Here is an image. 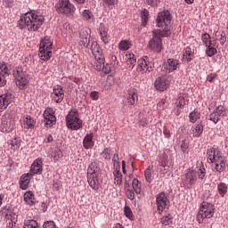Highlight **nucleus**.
<instances>
[{
	"mask_svg": "<svg viewBox=\"0 0 228 228\" xmlns=\"http://www.w3.org/2000/svg\"><path fill=\"white\" fill-rule=\"evenodd\" d=\"M42 24H44V16L36 11H32L21 16L19 28L20 29L26 28L28 31H38L42 28Z\"/></svg>",
	"mask_w": 228,
	"mask_h": 228,
	"instance_id": "nucleus-1",
	"label": "nucleus"
},
{
	"mask_svg": "<svg viewBox=\"0 0 228 228\" xmlns=\"http://www.w3.org/2000/svg\"><path fill=\"white\" fill-rule=\"evenodd\" d=\"M171 21L172 14H170L169 11L165 10L158 13L156 24L157 28H159V29H157V31L160 33L162 38H167V37L172 35V32L170 31Z\"/></svg>",
	"mask_w": 228,
	"mask_h": 228,
	"instance_id": "nucleus-2",
	"label": "nucleus"
},
{
	"mask_svg": "<svg viewBox=\"0 0 228 228\" xmlns=\"http://www.w3.org/2000/svg\"><path fill=\"white\" fill-rule=\"evenodd\" d=\"M206 177V167L204 164L201 163L198 171L195 169H188L185 171V174L183 175V184L187 188H193L197 184V179H203Z\"/></svg>",
	"mask_w": 228,
	"mask_h": 228,
	"instance_id": "nucleus-3",
	"label": "nucleus"
},
{
	"mask_svg": "<svg viewBox=\"0 0 228 228\" xmlns=\"http://www.w3.org/2000/svg\"><path fill=\"white\" fill-rule=\"evenodd\" d=\"M13 77L16 86L20 90H26L29 85V73L26 66H19L13 69Z\"/></svg>",
	"mask_w": 228,
	"mask_h": 228,
	"instance_id": "nucleus-4",
	"label": "nucleus"
},
{
	"mask_svg": "<svg viewBox=\"0 0 228 228\" xmlns=\"http://www.w3.org/2000/svg\"><path fill=\"white\" fill-rule=\"evenodd\" d=\"M38 56L43 61H47L53 56V41L45 37L39 44Z\"/></svg>",
	"mask_w": 228,
	"mask_h": 228,
	"instance_id": "nucleus-5",
	"label": "nucleus"
},
{
	"mask_svg": "<svg viewBox=\"0 0 228 228\" xmlns=\"http://www.w3.org/2000/svg\"><path fill=\"white\" fill-rule=\"evenodd\" d=\"M66 126L71 131H79L83 127V120L79 118L77 110H70L66 116Z\"/></svg>",
	"mask_w": 228,
	"mask_h": 228,
	"instance_id": "nucleus-6",
	"label": "nucleus"
},
{
	"mask_svg": "<svg viewBox=\"0 0 228 228\" xmlns=\"http://www.w3.org/2000/svg\"><path fill=\"white\" fill-rule=\"evenodd\" d=\"M214 215L215 206L211 203L202 202L197 215V222L202 224L206 218H213Z\"/></svg>",
	"mask_w": 228,
	"mask_h": 228,
	"instance_id": "nucleus-7",
	"label": "nucleus"
},
{
	"mask_svg": "<svg viewBox=\"0 0 228 228\" xmlns=\"http://www.w3.org/2000/svg\"><path fill=\"white\" fill-rule=\"evenodd\" d=\"M55 10L60 15H66V17H70L76 13V6L70 3V0H59L55 4Z\"/></svg>",
	"mask_w": 228,
	"mask_h": 228,
	"instance_id": "nucleus-8",
	"label": "nucleus"
},
{
	"mask_svg": "<svg viewBox=\"0 0 228 228\" xmlns=\"http://www.w3.org/2000/svg\"><path fill=\"white\" fill-rule=\"evenodd\" d=\"M152 38L149 41L148 48L154 53H161L163 50V42L161 41V33L158 30L152 31Z\"/></svg>",
	"mask_w": 228,
	"mask_h": 228,
	"instance_id": "nucleus-9",
	"label": "nucleus"
},
{
	"mask_svg": "<svg viewBox=\"0 0 228 228\" xmlns=\"http://www.w3.org/2000/svg\"><path fill=\"white\" fill-rule=\"evenodd\" d=\"M154 70V63L148 56H143L137 61V72L145 74L147 72H152Z\"/></svg>",
	"mask_w": 228,
	"mask_h": 228,
	"instance_id": "nucleus-10",
	"label": "nucleus"
},
{
	"mask_svg": "<svg viewBox=\"0 0 228 228\" xmlns=\"http://www.w3.org/2000/svg\"><path fill=\"white\" fill-rule=\"evenodd\" d=\"M227 109L222 105H219L216 110L209 115V120L214 124H218L220 118L227 117Z\"/></svg>",
	"mask_w": 228,
	"mask_h": 228,
	"instance_id": "nucleus-11",
	"label": "nucleus"
},
{
	"mask_svg": "<svg viewBox=\"0 0 228 228\" xmlns=\"http://www.w3.org/2000/svg\"><path fill=\"white\" fill-rule=\"evenodd\" d=\"M15 127V121L7 116L2 117V121L0 124L1 133H12Z\"/></svg>",
	"mask_w": 228,
	"mask_h": 228,
	"instance_id": "nucleus-12",
	"label": "nucleus"
},
{
	"mask_svg": "<svg viewBox=\"0 0 228 228\" xmlns=\"http://www.w3.org/2000/svg\"><path fill=\"white\" fill-rule=\"evenodd\" d=\"M43 118L45 127H53L56 124V116L54 115V110L52 108H46L45 110Z\"/></svg>",
	"mask_w": 228,
	"mask_h": 228,
	"instance_id": "nucleus-13",
	"label": "nucleus"
},
{
	"mask_svg": "<svg viewBox=\"0 0 228 228\" xmlns=\"http://www.w3.org/2000/svg\"><path fill=\"white\" fill-rule=\"evenodd\" d=\"M44 172V160L42 159H36L30 166L29 174L32 175H41Z\"/></svg>",
	"mask_w": 228,
	"mask_h": 228,
	"instance_id": "nucleus-14",
	"label": "nucleus"
},
{
	"mask_svg": "<svg viewBox=\"0 0 228 228\" xmlns=\"http://www.w3.org/2000/svg\"><path fill=\"white\" fill-rule=\"evenodd\" d=\"M156 204L159 213H163V210L168 208V198H167V194L165 192H160L157 195Z\"/></svg>",
	"mask_w": 228,
	"mask_h": 228,
	"instance_id": "nucleus-15",
	"label": "nucleus"
},
{
	"mask_svg": "<svg viewBox=\"0 0 228 228\" xmlns=\"http://www.w3.org/2000/svg\"><path fill=\"white\" fill-rule=\"evenodd\" d=\"M65 97V93L63 92V88L61 86L57 85L53 86V92L52 93V99L56 102L57 104H60L62 102L63 99Z\"/></svg>",
	"mask_w": 228,
	"mask_h": 228,
	"instance_id": "nucleus-16",
	"label": "nucleus"
},
{
	"mask_svg": "<svg viewBox=\"0 0 228 228\" xmlns=\"http://www.w3.org/2000/svg\"><path fill=\"white\" fill-rule=\"evenodd\" d=\"M13 94L12 93H5L0 95V111H4L10 104L13 102Z\"/></svg>",
	"mask_w": 228,
	"mask_h": 228,
	"instance_id": "nucleus-17",
	"label": "nucleus"
},
{
	"mask_svg": "<svg viewBox=\"0 0 228 228\" xmlns=\"http://www.w3.org/2000/svg\"><path fill=\"white\" fill-rule=\"evenodd\" d=\"M154 86L158 92H165L170 86V82L165 77H159L155 80Z\"/></svg>",
	"mask_w": 228,
	"mask_h": 228,
	"instance_id": "nucleus-18",
	"label": "nucleus"
},
{
	"mask_svg": "<svg viewBox=\"0 0 228 228\" xmlns=\"http://www.w3.org/2000/svg\"><path fill=\"white\" fill-rule=\"evenodd\" d=\"M138 102V92L134 88H130L126 94V103L128 104L130 110Z\"/></svg>",
	"mask_w": 228,
	"mask_h": 228,
	"instance_id": "nucleus-19",
	"label": "nucleus"
},
{
	"mask_svg": "<svg viewBox=\"0 0 228 228\" xmlns=\"http://www.w3.org/2000/svg\"><path fill=\"white\" fill-rule=\"evenodd\" d=\"M10 76V69L6 63L0 62V86H4L6 85V77Z\"/></svg>",
	"mask_w": 228,
	"mask_h": 228,
	"instance_id": "nucleus-20",
	"label": "nucleus"
},
{
	"mask_svg": "<svg viewBox=\"0 0 228 228\" xmlns=\"http://www.w3.org/2000/svg\"><path fill=\"white\" fill-rule=\"evenodd\" d=\"M32 177L33 174L31 173L22 175L20 178V188L21 190H28V188H29V183H31Z\"/></svg>",
	"mask_w": 228,
	"mask_h": 228,
	"instance_id": "nucleus-21",
	"label": "nucleus"
},
{
	"mask_svg": "<svg viewBox=\"0 0 228 228\" xmlns=\"http://www.w3.org/2000/svg\"><path fill=\"white\" fill-rule=\"evenodd\" d=\"M36 125L37 122L31 118V116L27 115L23 117L21 123V127H23V129H33Z\"/></svg>",
	"mask_w": 228,
	"mask_h": 228,
	"instance_id": "nucleus-22",
	"label": "nucleus"
},
{
	"mask_svg": "<svg viewBox=\"0 0 228 228\" xmlns=\"http://www.w3.org/2000/svg\"><path fill=\"white\" fill-rule=\"evenodd\" d=\"M216 166V170L219 174H222L226 168L225 158L224 156H217L216 160L214 162Z\"/></svg>",
	"mask_w": 228,
	"mask_h": 228,
	"instance_id": "nucleus-23",
	"label": "nucleus"
},
{
	"mask_svg": "<svg viewBox=\"0 0 228 228\" xmlns=\"http://www.w3.org/2000/svg\"><path fill=\"white\" fill-rule=\"evenodd\" d=\"M24 202L28 206H35L37 204V200L35 199V194L31 191H28L24 193L23 196Z\"/></svg>",
	"mask_w": 228,
	"mask_h": 228,
	"instance_id": "nucleus-24",
	"label": "nucleus"
},
{
	"mask_svg": "<svg viewBox=\"0 0 228 228\" xmlns=\"http://www.w3.org/2000/svg\"><path fill=\"white\" fill-rule=\"evenodd\" d=\"M80 45H83L84 47H88V45H90V33L88 30H81Z\"/></svg>",
	"mask_w": 228,
	"mask_h": 228,
	"instance_id": "nucleus-25",
	"label": "nucleus"
},
{
	"mask_svg": "<svg viewBox=\"0 0 228 228\" xmlns=\"http://www.w3.org/2000/svg\"><path fill=\"white\" fill-rule=\"evenodd\" d=\"M91 51L94 58L104 56V53H102V49L101 48V46H99V44L97 43V41H94L92 43Z\"/></svg>",
	"mask_w": 228,
	"mask_h": 228,
	"instance_id": "nucleus-26",
	"label": "nucleus"
},
{
	"mask_svg": "<svg viewBox=\"0 0 228 228\" xmlns=\"http://www.w3.org/2000/svg\"><path fill=\"white\" fill-rule=\"evenodd\" d=\"M101 40L103 44H110V36L108 35V29L104 27V24L101 23L99 27Z\"/></svg>",
	"mask_w": 228,
	"mask_h": 228,
	"instance_id": "nucleus-27",
	"label": "nucleus"
},
{
	"mask_svg": "<svg viewBox=\"0 0 228 228\" xmlns=\"http://www.w3.org/2000/svg\"><path fill=\"white\" fill-rule=\"evenodd\" d=\"M165 65L167 70L174 72V70H177V68L179 67V61L175 59H167Z\"/></svg>",
	"mask_w": 228,
	"mask_h": 228,
	"instance_id": "nucleus-28",
	"label": "nucleus"
},
{
	"mask_svg": "<svg viewBox=\"0 0 228 228\" xmlns=\"http://www.w3.org/2000/svg\"><path fill=\"white\" fill-rule=\"evenodd\" d=\"M87 183L89 186L97 191L99 190V178L98 175H87Z\"/></svg>",
	"mask_w": 228,
	"mask_h": 228,
	"instance_id": "nucleus-29",
	"label": "nucleus"
},
{
	"mask_svg": "<svg viewBox=\"0 0 228 228\" xmlns=\"http://www.w3.org/2000/svg\"><path fill=\"white\" fill-rule=\"evenodd\" d=\"M94 133L87 134L83 140L85 149H92L94 147Z\"/></svg>",
	"mask_w": 228,
	"mask_h": 228,
	"instance_id": "nucleus-30",
	"label": "nucleus"
},
{
	"mask_svg": "<svg viewBox=\"0 0 228 228\" xmlns=\"http://www.w3.org/2000/svg\"><path fill=\"white\" fill-rule=\"evenodd\" d=\"M100 172L101 167L95 162L91 163L87 168V175H99Z\"/></svg>",
	"mask_w": 228,
	"mask_h": 228,
	"instance_id": "nucleus-31",
	"label": "nucleus"
},
{
	"mask_svg": "<svg viewBox=\"0 0 228 228\" xmlns=\"http://www.w3.org/2000/svg\"><path fill=\"white\" fill-rule=\"evenodd\" d=\"M113 176H114V184L116 186H122V172H120V168L116 167L113 171Z\"/></svg>",
	"mask_w": 228,
	"mask_h": 228,
	"instance_id": "nucleus-32",
	"label": "nucleus"
},
{
	"mask_svg": "<svg viewBox=\"0 0 228 228\" xmlns=\"http://www.w3.org/2000/svg\"><path fill=\"white\" fill-rule=\"evenodd\" d=\"M222 156L220 154H216L215 151V148H210L207 150V159L208 163H215L216 161V157Z\"/></svg>",
	"mask_w": 228,
	"mask_h": 228,
	"instance_id": "nucleus-33",
	"label": "nucleus"
},
{
	"mask_svg": "<svg viewBox=\"0 0 228 228\" xmlns=\"http://www.w3.org/2000/svg\"><path fill=\"white\" fill-rule=\"evenodd\" d=\"M191 131L192 136H194V138H199L200 137V134L204 133V126H202L201 124L194 125L191 127Z\"/></svg>",
	"mask_w": 228,
	"mask_h": 228,
	"instance_id": "nucleus-34",
	"label": "nucleus"
},
{
	"mask_svg": "<svg viewBox=\"0 0 228 228\" xmlns=\"http://www.w3.org/2000/svg\"><path fill=\"white\" fill-rule=\"evenodd\" d=\"M95 62H94V69L97 70L98 72H101V70H102V67H104V61H106V59L103 56L102 57H95L94 58Z\"/></svg>",
	"mask_w": 228,
	"mask_h": 228,
	"instance_id": "nucleus-35",
	"label": "nucleus"
},
{
	"mask_svg": "<svg viewBox=\"0 0 228 228\" xmlns=\"http://www.w3.org/2000/svg\"><path fill=\"white\" fill-rule=\"evenodd\" d=\"M194 55L195 53H193V51H191V48L190 47H186L183 53V59L186 60L187 63H190V61L193 60Z\"/></svg>",
	"mask_w": 228,
	"mask_h": 228,
	"instance_id": "nucleus-36",
	"label": "nucleus"
},
{
	"mask_svg": "<svg viewBox=\"0 0 228 228\" xmlns=\"http://www.w3.org/2000/svg\"><path fill=\"white\" fill-rule=\"evenodd\" d=\"M126 58L127 68L132 70V69H134V65H136V58H134V54L133 53L126 55Z\"/></svg>",
	"mask_w": 228,
	"mask_h": 228,
	"instance_id": "nucleus-37",
	"label": "nucleus"
},
{
	"mask_svg": "<svg viewBox=\"0 0 228 228\" xmlns=\"http://www.w3.org/2000/svg\"><path fill=\"white\" fill-rule=\"evenodd\" d=\"M132 186H133L134 191L137 195H140L142 193V183L138 179L134 178L133 180Z\"/></svg>",
	"mask_w": 228,
	"mask_h": 228,
	"instance_id": "nucleus-38",
	"label": "nucleus"
},
{
	"mask_svg": "<svg viewBox=\"0 0 228 228\" xmlns=\"http://www.w3.org/2000/svg\"><path fill=\"white\" fill-rule=\"evenodd\" d=\"M82 17L84 20H86L87 22H94V12L90 10H84L82 12Z\"/></svg>",
	"mask_w": 228,
	"mask_h": 228,
	"instance_id": "nucleus-39",
	"label": "nucleus"
},
{
	"mask_svg": "<svg viewBox=\"0 0 228 228\" xmlns=\"http://www.w3.org/2000/svg\"><path fill=\"white\" fill-rule=\"evenodd\" d=\"M200 118V113L199 110H194L189 114V120L191 122V124H195Z\"/></svg>",
	"mask_w": 228,
	"mask_h": 228,
	"instance_id": "nucleus-40",
	"label": "nucleus"
},
{
	"mask_svg": "<svg viewBox=\"0 0 228 228\" xmlns=\"http://www.w3.org/2000/svg\"><path fill=\"white\" fill-rule=\"evenodd\" d=\"M21 142H22V140H20V138H19V137H16L14 139L11 140L10 141L11 149L12 151H17V149H20Z\"/></svg>",
	"mask_w": 228,
	"mask_h": 228,
	"instance_id": "nucleus-41",
	"label": "nucleus"
},
{
	"mask_svg": "<svg viewBox=\"0 0 228 228\" xmlns=\"http://www.w3.org/2000/svg\"><path fill=\"white\" fill-rule=\"evenodd\" d=\"M141 19H142V26L145 28L147 23L149 22V11L147 9L142 10L141 12Z\"/></svg>",
	"mask_w": 228,
	"mask_h": 228,
	"instance_id": "nucleus-42",
	"label": "nucleus"
},
{
	"mask_svg": "<svg viewBox=\"0 0 228 228\" xmlns=\"http://www.w3.org/2000/svg\"><path fill=\"white\" fill-rule=\"evenodd\" d=\"M201 40L205 47H208V45H212L213 44V42L211 41V36L208 33L202 34Z\"/></svg>",
	"mask_w": 228,
	"mask_h": 228,
	"instance_id": "nucleus-43",
	"label": "nucleus"
},
{
	"mask_svg": "<svg viewBox=\"0 0 228 228\" xmlns=\"http://www.w3.org/2000/svg\"><path fill=\"white\" fill-rule=\"evenodd\" d=\"M119 50L120 51H128L131 48V41L129 40H122L119 42Z\"/></svg>",
	"mask_w": 228,
	"mask_h": 228,
	"instance_id": "nucleus-44",
	"label": "nucleus"
},
{
	"mask_svg": "<svg viewBox=\"0 0 228 228\" xmlns=\"http://www.w3.org/2000/svg\"><path fill=\"white\" fill-rule=\"evenodd\" d=\"M112 155H113V150H111V148H105L102 152V158L107 160L111 159Z\"/></svg>",
	"mask_w": 228,
	"mask_h": 228,
	"instance_id": "nucleus-45",
	"label": "nucleus"
},
{
	"mask_svg": "<svg viewBox=\"0 0 228 228\" xmlns=\"http://www.w3.org/2000/svg\"><path fill=\"white\" fill-rule=\"evenodd\" d=\"M217 190H218L219 194L221 195V197H224L225 195V193H227V184H225L224 183H220L217 185Z\"/></svg>",
	"mask_w": 228,
	"mask_h": 228,
	"instance_id": "nucleus-46",
	"label": "nucleus"
},
{
	"mask_svg": "<svg viewBox=\"0 0 228 228\" xmlns=\"http://www.w3.org/2000/svg\"><path fill=\"white\" fill-rule=\"evenodd\" d=\"M206 47H207V49H206L207 56L211 58V57L215 56V54H216V53H217L216 48L211 46V45H208V46H206Z\"/></svg>",
	"mask_w": 228,
	"mask_h": 228,
	"instance_id": "nucleus-47",
	"label": "nucleus"
},
{
	"mask_svg": "<svg viewBox=\"0 0 228 228\" xmlns=\"http://www.w3.org/2000/svg\"><path fill=\"white\" fill-rule=\"evenodd\" d=\"M61 31L64 35H72V27L69 23H64Z\"/></svg>",
	"mask_w": 228,
	"mask_h": 228,
	"instance_id": "nucleus-48",
	"label": "nucleus"
},
{
	"mask_svg": "<svg viewBox=\"0 0 228 228\" xmlns=\"http://www.w3.org/2000/svg\"><path fill=\"white\" fill-rule=\"evenodd\" d=\"M61 158H63V152L61 151V150H60V148H56L53 151L54 161H60Z\"/></svg>",
	"mask_w": 228,
	"mask_h": 228,
	"instance_id": "nucleus-49",
	"label": "nucleus"
},
{
	"mask_svg": "<svg viewBox=\"0 0 228 228\" xmlns=\"http://www.w3.org/2000/svg\"><path fill=\"white\" fill-rule=\"evenodd\" d=\"M173 222V218L172 216H170V214L167 215V216H164L162 218H161V224L162 225H170V224H172Z\"/></svg>",
	"mask_w": 228,
	"mask_h": 228,
	"instance_id": "nucleus-50",
	"label": "nucleus"
},
{
	"mask_svg": "<svg viewBox=\"0 0 228 228\" xmlns=\"http://www.w3.org/2000/svg\"><path fill=\"white\" fill-rule=\"evenodd\" d=\"M175 106L177 108H184V106H186V101L184 100V97L179 96L176 102L175 103Z\"/></svg>",
	"mask_w": 228,
	"mask_h": 228,
	"instance_id": "nucleus-51",
	"label": "nucleus"
},
{
	"mask_svg": "<svg viewBox=\"0 0 228 228\" xmlns=\"http://www.w3.org/2000/svg\"><path fill=\"white\" fill-rule=\"evenodd\" d=\"M102 1H103V4L108 8H113L115 4H118V0H102Z\"/></svg>",
	"mask_w": 228,
	"mask_h": 228,
	"instance_id": "nucleus-52",
	"label": "nucleus"
},
{
	"mask_svg": "<svg viewBox=\"0 0 228 228\" xmlns=\"http://www.w3.org/2000/svg\"><path fill=\"white\" fill-rule=\"evenodd\" d=\"M101 72H102V74H110V72H111V66L109 63L103 64Z\"/></svg>",
	"mask_w": 228,
	"mask_h": 228,
	"instance_id": "nucleus-53",
	"label": "nucleus"
},
{
	"mask_svg": "<svg viewBox=\"0 0 228 228\" xmlns=\"http://www.w3.org/2000/svg\"><path fill=\"white\" fill-rule=\"evenodd\" d=\"M43 228H57L56 223H54L53 221H46L44 223Z\"/></svg>",
	"mask_w": 228,
	"mask_h": 228,
	"instance_id": "nucleus-54",
	"label": "nucleus"
},
{
	"mask_svg": "<svg viewBox=\"0 0 228 228\" xmlns=\"http://www.w3.org/2000/svg\"><path fill=\"white\" fill-rule=\"evenodd\" d=\"M124 212H125V216H126V218H129V220H131V218H133V211L131 210V208L129 207H125Z\"/></svg>",
	"mask_w": 228,
	"mask_h": 228,
	"instance_id": "nucleus-55",
	"label": "nucleus"
},
{
	"mask_svg": "<svg viewBox=\"0 0 228 228\" xmlns=\"http://www.w3.org/2000/svg\"><path fill=\"white\" fill-rule=\"evenodd\" d=\"M144 175H145V180L147 181V183H151V177H152V174L151 173V168L150 167H148L144 171Z\"/></svg>",
	"mask_w": 228,
	"mask_h": 228,
	"instance_id": "nucleus-56",
	"label": "nucleus"
},
{
	"mask_svg": "<svg viewBox=\"0 0 228 228\" xmlns=\"http://www.w3.org/2000/svg\"><path fill=\"white\" fill-rule=\"evenodd\" d=\"M126 193L129 200H134V191H133L132 189H126Z\"/></svg>",
	"mask_w": 228,
	"mask_h": 228,
	"instance_id": "nucleus-57",
	"label": "nucleus"
},
{
	"mask_svg": "<svg viewBox=\"0 0 228 228\" xmlns=\"http://www.w3.org/2000/svg\"><path fill=\"white\" fill-rule=\"evenodd\" d=\"M216 77H218V74H216V73H210L207 77V81H208L209 83H213V81H215V79H216Z\"/></svg>",
	"mask_w": 228,
	"mask_h": 228,
	"instance_id": "nucleus-58",
	"label": "nucleus"
},
{
	"mask_svg": "<svg viewBox=\"0 0 228 228\" xmlns=\"http://www.w3.org/2000/svg\"><path fill=\"white\" fill-rule=\"evenodd\" d=\"M112 161L114 163V167H116V168H119L120 169V162H118V154H117V153L114 154Z\"/></svg>",
	"mask_w": 228,
	"mask_h": 228,
	"instance_id": "nucleus-59",
	"label": "nucleus"
},
{
	"mask_svg": "<svg viewBox=\"0 0 228 228\" xmlns=\"http://www.w3.org/2000/svg\"><path fill=\"white\" fill-rule=\"evenodd\" d=\"M90 97L92 101H98L99 100V92L93 91L90 93Z\"/></svg>",
	"mask_w": 228,
	"mask_h": 228,
	"instance_id": "nucleus-60",
	"label": "nucleus"
},
{
	"mask_svg": "<svg viewBox=\"0 0 228 228\" xmlns=\"http://www.w3.org/2000/svg\"><path fill=\"white\" fill-rule=\"evenodd\" d=\"M181 149L183 153L188 154V143H186L184 141L182 142Z\"/></svg>",
	"mask_w": 228,
	"mask_h": 228,
	"instance_id": "nucleus-61",
	"label": "nucleus"
},
{
	"mask_svg": "<svg viewBox=\"0 0 228 228\" xmlns=\"http://www.w3.org/2000/svg\"><path fill=\"white\" fill-rule=\"evenodd\" d=\"M146 3L150 6H158L159 0H146Z\"/></svg>",
	"mask_w": 228,
	"mask_h": 228,
	"instance_id": "nucleus-62",
	"label": "nucleus"
},
{
	"mask_svg": "<svg viewBox=\"0 0 228 228\" xmlns=\"http://www.w3.org/2000/svg\"><path fill=\"white\" fill-rule=\"evenodd\" d=\"M225 42H227V37H225V33L223 32L221 34V38H220L221 45H224V44H225Z\"/></svg>",
	"mask_w": 228,
	"mask_h": 228,
	"instance_id": "nucleus-63",
	"label": "nucleus"
},
{
	"mask_svg": "<svg viewBox=\"0 0 228 228\" xmlns=\"http://www.w3.org/2000/svg\"><path fill=\"white\" fill-rule=\"evenodd\" d=\"M163 133L166 138H170V130H168L167 128H164Z\"/></svg>",
	"mask_w": 228,
	"mask_h": 228,
	"instance_id": "nucleus-64",
	"label": "nucleus"
}]
</instances>
